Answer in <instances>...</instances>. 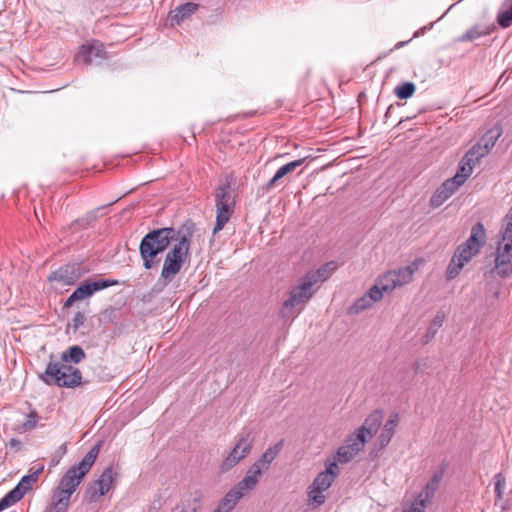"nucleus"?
Returning a JSON list of instances; mask_svg holds the SVG:
<instances>
[{
    "mask_svg": "<svg viewBox=\"0 0 512 512\" xmlns=\"http://www.w3.org/2000/svg\"><path fill=\"white\" fill-rule=\"evenodd\" d=\"M196 226L192 220L185 221L178 229L173 227L158 228L148 232L141 240L139 254L146 270L154 268L159 260L157 256L163 253L172 242V248L167 255L186 262L190 259L191 239Z\"/></svg>",
    "mask_w": 512,
    "mask_h": 512,
    "instance_id": "1",
    "label": "nucleus"
},
{
    "mask_svg": "<svg viewBox=\"0 0 512 512\" xmlns=\"http://www.w3.org/2000/svg\"><path fill=\"white\" fill-rule=\"evenodd\" d=\"M101 442L95 444L81 462L72 466L62 477L55 490L51 503L44 512H66L71 495L77 489L84 476L90 471L100 452Z\"/></svg>",
    "mask_w": 512,
    "mask_h": 512,
    "instance_id": "2",
    "label": "nucleus"
},
{
    "mask_svg": "<svg viewBox=\"0 0 512 512\" xmlns=\"http://www.w3.org/2000/svg\"><path fill=\"white\" fill-rule=\"evenodd\" d=\"M485 241L486 230L481 222H477L472 226L469 238L455 250L446 270V279L456 278L465 264L480 252Z\"/></svg>",
    "mask_w": 512,
    "mask_h": 512,
    "instance_id": "3",
    "label": "nucleus"
},
{
    "mask_svg": "<svg viewBox=\"0 0 512 512\" xmlns=\"http://www.w3.org/2000/svg\"><path fill=\"white\" fill-rule=\"evenodd\" d=\"M40 379L47 385L61 388H76L82 384L80 370L60 361H50Z\"/></svg>",
    "mask_w": 512,
    "mask_h": 512,
    "instance_id": "4",
    "label": "nucleus"
},
{
    "mask_svg": "<svg viewBox=\"0 0 512 512\" xmlns=\"http://www.w3.org/2000/svg\"><path fill=\"white\" fill-rule=\"evenodd\" d=\"M512 208L508 211L504 218L503 227L499 232L495 255V272L506 277L512 272Z\"/></svg>",
    "mask_w": 512,
    "mask_h": 512,
    "instance_id": "5",
    "label": "nucleus"
},
{
    "mask_svg": "<svg viewBox=\"0 0 512 512\" xmlns=\"http://www.w3.org/2000/svg\"><path fill=\"white\" fill-rule=\"evenodd\" d=\"M315 291L311 284L302 277L299 283L288 292V297L284 300L279 311L280 317L285 320L295 319L312 298Z\"/></svg>",
    "mask_w": 512,
    "mask_h": 512,
    "instance_id": "6",
    "label": "nucleus"
},
{
    "mask_svg": "<svg viewBox=\"0 0 512 512\" xmlns=\"http://www.w3.org/2000/svg\"><path fill=\"white\" fill-rule=\"evenodd\" d=\"M254 443V431L250 428L242 429V431L237 435V440L234 447L219 465V471L224 474L238 465L250 454Z\"/></svg>",
    "mask_w": 512,
    "mask_h": 512,
    "instance_id": "7",
    "label": "nucleus"
},
{
    "mask_svg": "<svg viewBox=\"0 0 512 512\" xmlns=\"http://www.w3.org/2000/svg\"><path fill=\"white\" fill-rule=\"evenodd\" d=\"M216 207V223L213 234L220 232L234 213L235 199L228 183L218 186L214 193Z\"/></svg>",
    "mask_w": 512,
    "mask_h": 512,
    "instance_id": "8",
    "label": "nucleus"
},
{
    "mask_svg": "<svg viewBox=\"0 0 512 512\" xmlns=\"http://www.w3.org/2000/svg\"><path fill=\"white\" fill-rule=\"evenodd\" d=\"M339 474L336 461L329 463L325 471L320 472L308 487V497L316 506L322 505L326 497L324 491L329 489Z\"/></svg>",
    "mask_w": 512,
    "mask_h": 512,
    "instance_id": "9",
    "label": "nucleus"
},
{
    "mask_svg": "<svg viewBox=\"0 0 512 512\" xmlns=\"http://www.w3.org/2000/svg\"><path fill=\"white\" fill-rule=\"evenodd\" d=\"M283 447V440L270 446L264 453L257 458L253 464L248 468L244 478L248 480L253 486L257 487L263 473L270 469L271 464L277 458Z\"/></svg>",
    "mask_w": 512,
    "mask_h": 512,
    "instance_id": "10",
    "label": "nucleus"
},
{
    "mask_svg": "<svg viewBox=\"0 0 512 512\" xmlns=\"http://www.w3.org/2000/svg\"><path fill=\"white\" fill-rule=\"evenodd\" d=\"M417 268L414 265L391 270L381 276L376 284L382 293H391L394 289L410 283Z\"/></svg>",
    "mask_w": 512,
    "mask_h": 512,
    "instance_id": "11",
    "label": "nucleus"
},
{
    "mask_svg": "<svg viewBox=\"0 0 512 512\" xmlns=\"http://www.w3.org/2000/svg\"><path fill=\"white\" fill-rule=\"evenodd\" d=\"M118 281L114 279H99L92 282H86L77 287L64 303V308L72 306L76 301H81L91 297L95 292L117 285Z\"/></svg>",
    "mask_w": 512,
    "mask_h": 512,
    "instance_id": "12",
    "label": "nucleus"
},
{
    "mask_svg": "<svg viewBox=\"0 0 512 512\" xmlns=\"http://www.w3.org/2000/svg\"><path fill=\"white\" fill-rule=\"evenodd\" d=\"M116 473L113 468L107 467L100 477L90 483L86 490V495L90 502L97 501L101 496L105 495L111 488L116 479Z\"/></svg>",
    "mask_w": 512,
    "mask_h": 512,
    "instance_id": "13",
    "label": "nucleus"
},
{
    "mask_svg": "<svg viewBox=\"0 0 512 512\" xmlns=\"http://www.w3.org/2000/svg\"><path fill=\"white\" fill-rule=\"evenodd\" d=\"M36 482V474L23 476L19 483L0 500V512L20 501Z\"/></svg>",
    "mask_w": 512,
    "mask_h": 512,
    "instance_id": "14",
    "label": "nucleus"
},
{
    "mask_svg": "<svg viewBox=\"0 0 512 512\" xmlns=\"http://www.w3.org/2000/svg\"><path fill=\"white\" fill-rule=\"evenodd\" d=\"M255 488V486L243 477L241 481H239L224 495L219 504L225 508V510L231 512L236 507L240 499L255 490Z\"/></svg>",
    "mask_w": 512,
    "mask_h": 512,
    "instance_id": "15",
    "label": "nucleus"
},
{
    "mask_svg": "<svg viewBox=\"0 0 512 512\" xmlns=\"http://www.w3.org/2000/svg\"><path fill=\"white\" fill-rule=\"evenodd\" d=\"M365 439L356 433L347 437L344 445L337 450V461L340 463L350 462L365 446Z\"/></svg>",
    "mask_w": 512,
    "mask_h": 512,
    "instance_id": "16",
    "label": "nucleus"
},
{
    "mask_svg": "<svg viewBox=\"0 0 512 512\" xmlns=\"http://www.w3.org/2000/svg\"><path fill=\"white\" fill-rule=\"evenodd\" d=\"M83 275L78 264H68L53 271L49 276V281H56L62 285H73Z\"/></svg>",
    "mask_w": 512,
    "mask_h": 512,
    "instance_id": "17",
    "label": "nucleus"
},
{
    "mask_svg": "<svg viewBox=\"0 0 512 512\" xmlns=\"http://www.w3.org/2000/svg\"><path fill=\"white\" fill-rule=\"evenodd\" d=\"M107 52L102 43L99 41H93L90 44H84L81 46L79 52L76 55V60L81 61L85 64H91L95 60L106 59Z\"/></svg>",
    "mask_w": 512,
    "mask_h": 512,
    "instance_id": "18",
    "label": "nucleus"
},
{
    "mask_svg": "<svg viewBox=\"0 0 512 512\" xmlns=\"http://www.w3.org/2000/svg\"><path fill=\"white\" fill-rule=\"evenodd\" d=\"M383 295L384 294L375 283V285H373L366 294H364L353 303V305L349 308V313L358 314L361 311L370 308L374 302L381 300Z\"/></svg>",
    "mask_w": 512,
    "mask_h": 512,
    "instance_id": "19",
    "label": "nucleus"
},
{
    "mask_svg": "<svg viewBox=\"0 0 512 512\" xmlns=\"http://www.w3.org/2000/svg\"><path fill=\"white\" fill-rule=\"evenodd\" d=\"M383 420V414L381 411L376 410L372 412L366 419L364 424L358 428L356 434L362 435L365 442L370 440L378 431Z\"/></svg>",
    "mask_w": 512,
    "mask_h": 512,
    "instance_id": "20",
    "label": "nucleus"
},
{
    "mask_svg": "<svg viewBox=\"0 0 512 512\" xmlns=\"http://www.w3.org/2000/svg\"><path fill=\"white\" fill-rule=\"evenodd\" d=\"M198 7V4L192 2L179 5L168 14V21L170 22V25H179L193 15L198 10Z\"/></svg>",
    "mask_w": 512,
    "mask_h": 512,
    "instance_id": "21",
    "label": "nucleus"
},
{
    "mask_svg": "<svg viewBox=\"0 0 512 512\" xmlns=\"http://www.w3.org/2000/svg\"><path fill=\"white\" fill-rule=\"evenodd\" d=\"M183 265L184 262L180 261V259L173 258L166 254L161 270L160 281L165 285L170 283L181 271Z\"/></svg>",
    "mask_w": 512,
    "mask_h": 512,
    "instance_id": "22",
    "label": "nucleus"
},
{
    "mask_svg": "<svg viewBox=\"0 0 512 512\" xmlns=\"http://www.w3.org/2000/svg\"><path fill=\"white\" fill-rule=\"evenodd\" d=\"M305 160L306 158H301L281 166L276 171L274 176L265 185H263V192H269L271 189H273L284 176L294 172L298 167H300L305 162Z\"/></svg>",
    "mask_w": 512,
    "mask_h": 512,
    "instance_id": "23",
    "label": "nucleus"
},
{
    "mask_svg": "<svg viewBox=\"0 0 512 512\" xmlns=\"http://www.w3.org/2000/svg\"><path fill=\"white\" fill-rule=\"evenodd\" d=\"M336 269V265L334 262H328L324 265H322L320 268H318L316 271H309L307 272L303 277L311 284V286L314 288V286L320 282H324L327 280L334 270Z\"/></svg>",
    "mask_w": 512,
    "mask_h": 512,
    "instance_id": "24",
    "label": "nucleus"
},
{
    "mask_svg": "<svg viewBox=\"0 0 512 512\" xmlns=\"http://www.w3.org/2000/svg\"><path fill=\"white\" fill-rule=\"evenodd\" d=\"M398 422H399L398 414L394 413V414L390 415L389 419L386 421V423L380 433V436H379V443H380L381 448H384L389 444L392 436L394 435V432L398 425Z\"/></svg>",
    "mask_w": 512,
    "mask_h": 512,
    "instance_id": "25",
    "label": "nucleus"
},
{
    "mask_svg": "<svg viewBox=\"0 0 512 512\" xmlns=\"http://www.w3.org/2000/svg\"><path fill=\"white\" fill-rule=\"evenodd\" d=\"M85 357H86V354H85L84 350L80 346L74 345V346L69 347L66 351H64L61 354L60 362H63L65 364H68V363L78 364L82 360H84Z\"/></svg>",
    "mask_w": 512,
    "mask_h": 512,
    "instance_id": "26",
    "label": "nucleus"
},
{
    "mask_svg": "<svg viewBox=\"0 0 512 512\" xmlns=\"http://www.w3.org/2000/svg\"><path fill=\"white\" fill-rule=\"evenodd\" d=\"M201 494L195 492L191 496L184 500L180 505L176 507L180 512H199L201 509Z\"/></svg>",
    "mask_w": 512,
    "mask_h": 512,
    "instance_id": "27",
    "label": "nucleus"
},
{
    "mask_svg": "<svg viewBox=\"0 0 512 512\" xmlns=\"http://www.w3.org/2000/svg\"><path fill=\"white\" fill-rule=\"evenodd\" d=\"M494 486H495V506L499 507L502 511L506 510V504L503 502V490L505 488V477L498 473L494 477Z\"/></svg>",
    "mask_w": 512,
    "mask_h": 512,
    "instance_id": "28",
    "label": "nucleus"
},
{
    "mask_svg": "<svg viewBox=\"0 0 512 512\" xmlns=\"http://www.w3.org/2000/svg\"><path fill=\"white\" fill-rule=\"evenodd\" d=\"M474 163L471 161H467L466 157L464 156L462 160L459 163L458 171L454 176V180L456 182H459L460 184H464V182L467 180V178L472 173Z\"/></svg>",
    "mask_w": 512,
    "mask_h": 512,
    "instance_id": "29",
    "label": "nucleus"
},
{
    "mask_svg": "<svg viewBox=\"0 0 512 512\" xmlns=\"http://www.w3.org/2000/svg\"><path fill=\"white\" fill-rule=\"evenodd\" d=\"M435 490L433 487L426 485L424 489L418 494L415 501L412 503L422 511L426 508V506L430 503L431 499L434 497Z\"/></svg>",
    "mask_w": 512,
    "mask_h": 512,
    "instance_id": "30",
    "label": "nucleus"
},
{
    "mask_svg": "<svg viewBox=\"0 0 512 512\" xmlns=\"http://www.w3.org/2000/svg\"><path fill=\"white\" fill-rule=\"evenodd\" d=\"M489 151L482 143H476L473 145L468 152L464 155L467 161H471L476 164L482 157H484Z\"/></svg>",
    "mask_w": 512,
    "mask_h": 512,
    "instance_id": "31",
    "label": "nucleus"
},
{
    "mask_svg": "<svg viewBox=\"0 0 512 512\" xmlns=\"http://www.w3.org/2000/svg\"><path fill=\"white\" fill-rule=\"evenodd\" d=\"M38 418H39V416H38L37 411L31 410L30 413L27 415L26 421L17 425L16 431L18 433H25V432L33 430L37 425Z\"/></svg>",
    "mask_w": 512,
    "mask_h": 512,
    "instance_id": "32",
    "label": "nucleus"
},
{
    "mask_svg": "<svg viewBox=\"0 0 512 512\" xmlns=\"http://www.w3.org/2000/svg\"><path fill=\"white\" fill-rule=\"evenodd\" d=\"M505 5V10L497 16V22L503 28H507L512 24V3L507 1Z\"/></svg>",
    "mask_w": 512,
    "mask_h": 512,
    "instance_id": "33",
    "label": "nucleus"
},
{
    "mask_svg": "<svg viewBox=\"0 0 512 512\" xmlns=\"http://www.w3.org/2000/svg\"><path fill=\"white\" fill-rule=\"evenodd\" d=\"M415 89L414 83L405 82L395 88V94L399 99H407L414 94Z\"/></svg>",
    "mask_w": 512,
    "mask_h": 512,
    "instance_id": "34",
    "label": "nucleus"
},
{
    "mask_svg": "<svg viewBox=\"0 0 512 512\" xmlns=\"http://www.w3.org/2000/svg\"><path fill=\"white\" fill-rule=\"evenodd\" d=\"M489 32L481 29L479 26H474L467 30L460 38V42H468L478 39L479 37L488 34Z\"/></svg>",
    "mask_w": 512,
    "mask_h": 512,
    "instance_id": "35",
    "label": "nucleus"
},
{
    "mask_svg": "<svg viewBox=\"0 0 512 512\" xmlns=\"http://www.w3.org/2000/svg\"><path fill=\"white\" fill-rule=\"evenodd\" d=\"M499 136L500 132L498 129H491L480 139L479 143H482L489 151L495 145Z\"/></svg>",
    "mask_w": 512,
    "mask_h": 512,
    "instance_id": "36",
    "label": "nucleus"
},
{
    "mask_svg": "<svg viewBox=\"0 0 512 512\" xmlns=\"http://www.w3.org/2000/svg\"><path fill=\"white\" fill-rule=\"evenodd\" d=\"M451 196V193H448L446 190L443 189V187H439L431 198V204L434 207L440 206Z\"/></svg>",
    "mask_w": 512,
    "mask_h": 512,
    "instance_id": "37",
    "label": "nucleus"
},
{
    "mask_svg": "<svg viewBox=\"0 0 512 512\" xmlns=\"http://www.w3.org/2000/svg\"><path fill=\"white\" fill-rule=\"evenodd\" d=\"M451 196V193H448L446 190L443 189V187H439L431 198V204L434 207L440 206Z\"/></svg>",
    "mask_w": 512,
    "mask_h": 512,
    "instance_id": "38",
    "label": "nucleus"
},
{
    "mask_svg": "<svg viewBox=\"0 0 512 512\" xmlns=\"http://www.w3.org/2000/svg\"><path fill=\"white\" fill-rule=\"evenodd\" d=\"M451 196V193H448L446 190L443 189V187H439L431 198V204L434 207L440 206Z\"/></svg>",
    "mask_w": 512,
    "mask_h": 512,
    "instance_id": "39",
    "label": "nucleus"
},
{
    "mask_svg": "<svg viewBox=\"0 0 512 512\" xmlns=\"http://www.w3.org/2000/svg\"><path fill=\"white\" fill-rule=\"evenodd\" d=\"M67 453V446L66 444H62L61 446H59L55 451L54 453L52 454L51 456V460H50V466L51 467H55L57 466L61 459L63 458V456Z\"/></svg>",
    "mask_w": 512,
    "mask_h": 512,
    "instance_id": "40",
    "label": "nucleus"
},
{
    "mask_svg": "<svg viewBox=\"0 0 512 512\" xmlns=\"http://www.w3.org/2000/svg\"><path fill=\"white\" fill-rule=\"evenodd\" d=\"M443 475L444 471L442 469L434 472V474L432 475V477L430 478L426 485L433 487L435 490H438Z\"/></svg>",
    "mask_w": 512,
    "mask_h": 512,
    "instance_id": "41",
    "label": "nucleus"
},
{
    "mask_svg": "<svg viewBox=\"0 0 512 512\" xmlns=\"http://www.w3.org/2000/svg\"><path fill=\"white\" fill-rule=\"evenodd\" d=\"M461 185L462 184L456 182V180H454V177H452L446 180L440 187H443L444 190L453 195Z\"/></svg>",
    "mask_w": 512,
    "mask_h": 512,
    "instance_id": "42",
    "label": "nucleus"
},
{
    "mask_svg": "<svg viewBox=\"0 0 512 512\" xmlns=\"http://www.w3.org/2000/svg\"><path fill=\"white\" fill-rule=\"evenodd\" d=\"M85 320L86 317L84 313L77 312L72 319L71 326L73 327L74 330H78L84 324Z\"/></svg>",
    "mask_w": 512,
    "mask_h": 512,
    "instance_id": "43",
    "label": "nucleus"
},
{
    "mask_svg": "<svg viewBox=\"0 0 512 512\" xmlns=\"http://www.w3.org/2000/svg\"><path fill=\"white\" fill-rule=\"evenodd\" d=\"M443 321H444L443 315H440V314L436 315V317L434 318V320L432 322V325L429 328V331L432 332V335H434L436 333L437 329L442 326Z\"/></svg>",
    "mask_w": 512,
    "mask_h": 512,
    "instance_id": "44",
    "label": "nucleus"
},
{
    "mask_svg": "<svg viewBox=\"0 0 512 512\" xmlns=\"http://www.w3.org/2000/svg\"><path fill=\"white\" fill-rule=\"evenodd\" d=\"M509 78H510V74H508V73H507V71H505V72L500 76V78H499V80H498V83H499L500 81H502V80H503V84H505V83H506V81H508V80H509Z\"/></svg>",
    "mask_w": 512,
    "mask_h": 512,
    "instance_id": "45",
    "label": "nucleus"
},
{
    "mask_svg": "<svg viewBox=\"0 0 512 512\" xmlns=\"http://www.w3.org/2000/svg\"><path fill=\"white\" fill-rule=\"evenodd\" d=\"M403 512H424V511H422L415 505L411 504L410 508L407 511H403Z\"/></svg>",
    "mask_w": 512,
    "mask_h": 512,
    "instance_id": "46",
    "label": "nucleus"
},
{
    "mask_svg": "<svg viewBox=\"0 0 512 512\" xmlns=\"http://www.w3.org/2000/svg\"><path fill=\"white\" fill-rule=\"evenodd\" d=\"M407 43H408V41H400V42H398V43L395 45L394 49H399L400 47H403V46H404V45H406Z\"/></svg>",
    "mask_w": 512,
    "mask_h": 512,
    "instance_id": "47",
    "label": "nucleus"
},
{
    "mask_svg": "<svg viewBox=\"0 0 512 512\" xmlns=\"http://www.w3.org/2000/svg\"><path fill=\"white\" fill-rule=\"evenodd\" d=\"M96 218V215L94 213H91L90 215H88L85 220L88 221V220H94ZM82 221H84V219H82Z\"/></svg>",
    "mask_w": 512,
    "mask_h": 512,
    "instance_id": "48",
    "label": "nucleus"
},
{
    "mask_svg": "<svg viewBox=\"0 0 512 512\" xmlns=\"http://www.w3.org/2000/svg\"><path fill=\"white\" fill-rule=\"evenodd\" d=\"M43 471V466H41L40 468H38L35 472H33L32 474H36L37 475V479L39 478V475L41 474V472Z\"/></svg>",
    "mask_w": 512,
    "mask_h": 512,
    "instance_id": "49",
    "label": "nucleus"
},
{
    "mask_svg": "<svg viewBox=\"0 0 512 512\" xmlns=\"http://www.w3.org/2000/svg\"><path fill=\"white\" fill-rule=\"evenodd\" d=\"M19 443H20V442H19L18 440H16V439H11V440H10V445H11V446H16V445H18Z\"/></svg>",
    "mask_w": 512,
    "mask_h": 512,
    "instance_id": "50",
    "label": "nucleus"
},
{
    "mask_svg": "<svg viewBox=\"0 0 512 512\" xmlns=\"http://www.w3.org/2000/svg\"><path fill=\"white\" fill-rule=\"evenodd\" d=\"M392 110H393V106L391 105V106H389V107H388V109H387V111H386V117H387L388 115H391V111H392Z\"/></svg>",
    "mask_w": 512,
    "mask_h": 512,
    "instance_id": "51",
    "label": "nucleus"
}]
</instances>
